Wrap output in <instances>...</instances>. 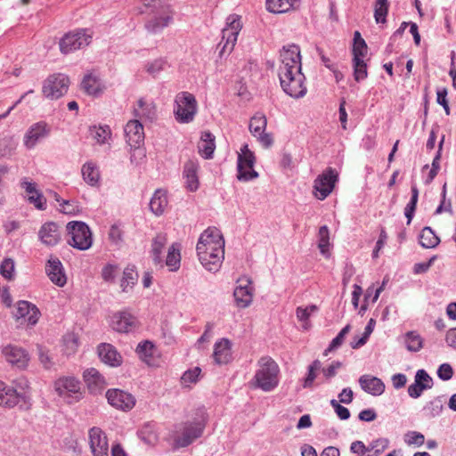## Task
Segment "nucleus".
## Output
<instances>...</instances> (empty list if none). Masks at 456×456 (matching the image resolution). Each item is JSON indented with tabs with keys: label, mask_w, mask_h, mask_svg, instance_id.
I'll list each match as a JSON object with an SVG mask.
<instances>
[{
	"label": "nucleus",
	"mask_w": 456,
	"mask_h": 456,
	"mask_svg": "<svg viewBox=\"0 0 456 456\" xmlns=\"http://www.w3.org/2000/svg\"><path fill=\"white\" fill-rule=\"evenodd\" d=\"M419 243L425 248H434L440 243V239L430 227L426 226L420 232Z\"/></svg>",
	"instance_id": "58836bf2"
},
{
	"label": "nucleus",
	"mask_w": 456,
	"mask_h": 456,
	"mask_svg": "<svg viewBox=\"0 0 456 456\" xmlns=\"http://www.w3.org/2000/svg\"><path fill=\"white\" fill-rule=\"evenodd\" d=\"M242 28L240 17L236 14H231L226 19V26L222 30V41L219 45L224 44L220 50V56L224 53H230L237 42V37Z\"/></svg>",
	"instance_id": "1a4fd4ad"
},
{
	"label": "nucleus",
	"mask_w": 456,
	"mask_h": 456,
	"mask_svg": "<svg viewBox=\"0 0 456 456\" xmlns=\"http://www.w3.org/2000/svg\"><path fill=\"white\" fill-rule=\"evenodd\" d=\"M106 397L110 405L122 411H129L135 404V399L131 394L117 388L109 389Z\"/></svg>",
	"instance_id": "6ab92c4d"
},
{
	"label": "nucleus",
	"mask_w": 456,
	"mask_h": 456,
	"mask_svg": "<svg viewBox=\"0 0 456 456\" xmlns=\"http://www.w3.org/2000/svg\"><path fill=\"white\" fill-rule=\"evenodd\" d=\"M216 149L215 136L209 131L201 134L200 140L198 142V151L200 156L206 159H211Z\"/></svg>",
	"instance_id": "c756f323"
},
{
	"label": "nucleus",
	"mask_w": 456,
	"mask_h": 456,
	"mask_svg": "<svg viewBox=\"0 0 456 456\" xmlns=\"http://www.w3.org/2000/svg\"><path fill=\"white\" fill-rule=\"evenodd\" d=\"M389 445V440L387 438H379L370 443L369 445L370 452L374 451L372 456H378L383 452Z\"/></svg>",
	"instance_id": "6e6d98bb"
},
{
	"label": "nucleus",
	"mask_w": 456,
	"mask_h": 456,
	"mask_svg": "<svg viewBox=\"0 0 456 456\" xmlns=\"http://www.w3.org/2000/svg\"><path fill=\"white\" fill-rule=\"evenodd\" d=\"M175 113L178 121L189 123L193 120L197 112V101L192 94L179 93L175 97Z\"/></svg>",
	"instance_id": "9d476101"
},
{
	"label": "nucleus",
	"mask_w": 456,
	"mask_h": 456,
	"mask_svg": "<svg viewBox=\"0 0 456 456\" xmlns=\"http://www.w3.org/2000/svg\"><path fill=\"white\" fill-rule=\"evenodd\" d=\"M425 411H427L428 417L435 418L443 411V403L439 398H436L435 400L429 402V403L425 407Z\"/></svg>",
	"instance_id": "4d7b16f0"
},
{
	"label": "nucleus",
	"mask_w": 456,
	"mask_h": 456,
	"mask_svg": "<svg viewBox=\"0 0 456 456\" xmlns=\"http://www.w3.org/2000/svg\"><path fill=\"white\" fill-rule=\"evenodd\" d=\"M17 142L12 136L0 139V158H10L17 148Z\"/></svg>",
	"instance_id": "a19ab883"
},
{
	"label": "nucleus",
	"mask_w": 456,
	"mask_h": 456,
	"mask_svg": "<svg viewBox=\"0 0 456 456\" xmlns=\"http://www.w3.org/2000/svg\"><path fill=\"white\" fill-rule=\"evenodd\" d=\"M342 367V362L339 361L332 362L329 366L323 367L321 371L326 380H330L337 375L338 369Z\"/></svg>",
	"instance_id": "13d9d810"
},
{
	"label": "nucleus",
	"mask_w": 456,
	"mask_h": 456,
	"mask_svg": "<svg viewBox=\"0 0 456 456\" xmlns=\"http://www.w3.org/2000/svg\"><path fill=\"white\" fill-rule=\"evenodd\" d=\"M6 361L19 368H23L28 362L27 352L20 346L8 345L2 350Z\"/></svg>",
	"instance_id": "b1692460"
},
{
	"label": "nucleus",
	"mask_w": 456,
	"mask_h": 456,
	"mask_svg": "<svg viewBox=\"0 0 456 456\" xmlns=\"http://www.w3.org/2000/svg\"><path fill=\"white\" fill-rule=\"evenodd\" d=\"M278 76L283 91L291 97H303L306 93L305 76L301 72L299 47L296 45L283 46L280 53Z\"/></svg>",
	"instance_id": "f257e3e1"
},
{
	"label": "nucleus",
	"mask_w": 456,
	"mask_h": 456,
	"mask_svg": "<svg viewBox=\"0 0 456 456\" xmlns=\"http://www.w3.org/2000/svg\"><path fill=\"white\" fill-rule=\"evenodd\" d=\"M29 397L25 393H19L15 388L0 380V406L13 408L20 403L28 404Z\"/></svg>",
	"instance_id": "dca6fc26"
},
{
	"label": "nucleus",
	"mask_w": 456,
	"mask_h": 456,
	"mask_svg": "<svg viewBox=\"0 0 456 456\" xmlns=\"http://www.w3.org/2000/svg\"><path fill=\"white\" fill-rule=\"evenodd\" d=\"M199 167L197 160L189 159L184 163L183 176L185 179V187L190 191H196L199 189Z\"/></svg>",
	"instance_id": "393cba45"
},
{
	"label": "nucleus",
	"mask_w": 456,
	"mask_h": 456,
	"mask_svg": "<svg viewBox=\"0 0 456 456\" xmlns=\"http://www.w3.org/2000/svg\"><path fill=\"white\" fill-rule=\"evenodd\" d=\"M0 273L7 280L13 278L14 262L11 258H5L0 265Z\"/></svg>",
	"instance_id": "5fc2aeb1"
},
{
	"label": "nucleus",
	"mask_w": 456,
	"mask_h": 456,
	"mask_svg": "<svg viewBox=\"0 0 456 456\" xmlns=\"http://www.w3.org/2000/svg\"><path fill=\"white\" fill-rule=\"evenodd\" d=\"M138 279V274L134 271V267H126L123 272V277L121 280L120 286L124 292L126 291V288L128 286H133L135 284Z\"/></svg>",
	"instance_id": "49530a36"
},
{
	"label": "nucleus",
	"mask_w": 456,
	"mask_h": 456,
	"mask_svg": "<svg viewBox=\"0 0 456 456\" xmlns=\"http://www.w3.org/2000/svg\"><path fill=\"white\" fill-rule=\"evenodd\" d=\"M83 376L91 393L97 394L107 385L104 377L94 368L86 370Z\"/></svg>",
	"instance_id": "bb28decb"
},
{
	"label": "nucleus",
	"mask_w": 456,
	"mask_h": 456,
	"mask_svg": "<svg viewBox=\"0 0 456 456\" xmlns=\"http://www.w3.org/2000/svg\"><path fill=\"white\" fill-rule=\"evenodd\" d=\"M59 395L63 396L69 394H77L80 389L79 382L74 378L59 379L54 385Z\"/></svg>",
	"instance_id": "2f4dec72"
},
{
	"label": "nucleus",
	"mask_w": 456,
	"mask_h": 456,
	"mask_svg": "<svg viewBox=\"0 0 456 456\" xmlns=\"http://www.w3.org/2000/svg\"><path fill=\"white\" fill-rule=\"evenodd\" d=\"M213 357L217 364H224L231 358V343L226 338H222L215 344Z\"/></svg>",
	"instance_id": "473e14b6"
},
{
	"label": "nucleus",
	"mask_w": 456,
	"mask_h": 456,
	"mask_svg": "<svg viewBox=\"0 0 456 456\" xmlns=\"http://www.w3.org/2000/svg\"><path fill=\"white\" fill-rule=\"evenodd\" d=\"M141 439L149 445H155L159 441V435L154 427L151 424H146L140 431Z\"/></svg>",
	"instance_id": "79ce46f5"
},
{
	"label": "nucleus",
	"mask_w": 456,
	"mask_h": 456,
	"mask_svg": "<svg viewBox=\"0 0 456 456\" xmlns=\"http://www.w3.org/2000/svg\"><path fill=\"white\" fill-rule=\"evenodd\" d=\"M81 86L84 91L91 95H96L101 92V82L97 77L92 74L84 77Z\"/></svg>",
	"instance_id": "ea45409f"
},
{
	"label": "nucleus",
	"mask_w": 456,
	"mask_h": 456,
	"mask_svg": "<svg viewBox=\"0 0 456 456\" xmlns=\"http://www.w3.org/2000/svg\"><path fill=\"white\" fill-rule=\"evenodd\" d=\"M134 115L142 120L152 122L157 117L155 104L144 99H139L137 106L134 109Z\"/></svg>",
	"instance_id": "c85d7f7f"
},
{
	"label": "nucleus",
	"mask_w": 456,
	"mask_h": 456,
	"mask_svg": "<svg viewBox=\"0 0 456 456\" xmlns=\"http://www.w3.org/2000/svg\"><path fill=\"white\" fill-rule=\"evenodd\" d=\"M167 206V191L161 189H158L151 201H150V208L156 216H160L163 214L166 207Z\"/></svg>",
	"instance_id": "c9c22d12"
},
{
	"label": "nucleus",
	"mask_w": 456,
	"mask_h": 456,
	"mask_svg": "<svg viewBox=\"0 0 456 456\" xmlns=\"http://www.w3.org/2000/svg\"><path fill=\"white\" fill-rule=\"evenodd\" d=\"M314 311V305H310L306 308L297 307V317L301 322V327L304 330L310 328V323L307 322L310 316V313Z\"/></svg>",
	"instance_id": "864d4df0"
},
{
	"label": "nucleus",
	"mask_w": 456,
	"mask_h": 456,
	"mask_svg": "<svg viewBox=\"0 0 456 456\" xmlns=\"http://www.w3.org/2000/svg\"><path fill=\"white\" fill-rule=\"evenodd\" d=\"M93 37V33L86 28H79L66 33L61 39L59 45L62 53L68 54L76 50L88 45Z\"/></svg>",
	"instance_id": "6e6552de"
},
{
	"label": "nucleus",
	"mask_w": 456,
	"mask_h": 456,
	"mask_svg": "<svg viewBox=\"0 0 456 456\" xmlns=\"http://www.w3.org/2000/svg\"><path fill=\"white\" fill-rule=\"evenodd\" d=\"M118 266L108 264L102 268V277L105 281H112L118 272Z\"/></svg>",
	"instance_id": "338daca9"
},
{
	"label": "nucleus",
	"mask_w": 456,
	"mask_h": 456,
	"mask_svg": "<svg viewBox=\"0 0 456 456\" xmlns=\"http://www.w3.org/2000/svg\"><path fill=\"white\" fill-rule=\"evenodd\" d=\"M259 369L255 375L256 386L264 391H271L278 386V364L269 356L261 357Z\"/></svg>",
	"instance_id": "20e7f679"
},
{
	"label": "nucleus",
	"mask_w": 456,
	"mask_h": 456,
	"mask_svg": "<svg viewBox=\"0 0 456 456\" xmlns=\"http://www.w3.org/2000/svg\"><path fill=\"white\" fill-rule=\"evenodd\" d=\"M405 345L409 351L418 352L423 346V339L418 333L414 331H409L405 335Z\"/></svg>",
	"instance_id": "c03bdc74"
},
{
	"label": "nucleus",
	"mask_w": 456,
	"mask_h": 456,
	"mask_svg": "<svg viewBox=\"0 0 456 456\" xmlns=\"http://www.w3.org/2000/svg\"><path fill=\"white\" fill-rule=\"evenodd\" d=\"M22 188L28 194V201L37 209L44 210L45 208L46 200L44 195L37 190L36 184L28 181L21 183Z\"/></svg>",
	"instance_id": "7c9ffc66"
},
{
	"label": "nucleus",
	"mask_w": 456,
	"mask_h": 456,
	"mask_svg": "<svg viewBox=\"0 0 456 456\" xmlns=\"http://www.w3.org/2000/svg\"><path fill=\"white\" fill-rule=\"evenodd\" d=\"M240 285L236 287L233 296L239 307H248L252 302V288L249 286L251 281L248 278H241L238 281Z\"/></svg>",
	"instance_id": "4be33fe9"
},
{
	"label": "nucleus",
	"mask_w": 456,
	"mask_h": 456,
	"mask_svg": "<svg viewBox=\"0 0 456 456\" xmlns=\"http://www.w3.org/2000/svg\"><path fill=\"white\" fill-rule=\"evenodd\" d=\"M38 236L42 243L48 247L57 245L61 239V232L59 225L54 222L44 224L39 232Z\"/></svg>",
	"instance_id": "aec40b11"
},
{
	"label": "nucleus",
	"mask_w": 456,
	"mask_h": 456,
	"mask_svg": "<svg viewBox=\"0 0 456 456\" xmlns=\"http://www.w3.org/2000/svg\"><path fill=\"white\" fill-rule=\"evenodd\" d=\"M350 330H351V326L349 324L345 326L339 331V333L337 335V337L332 339V341L330 342V344L328 346V348L325 349L323 354L324 355H328L330 352H332L333 350H335L338 347H339L343 344L345 337L350 331Z\"/></svg>",
	"instance_id": "de8ad7c7"
},
{
	"label": "nucleus",
	"mask_w": 456,
	"mask_h": 456,
	"mask_svg": "<svg viewBox=\"0 0 456 456\" xmlns=\"http://www.w3.org/2000/svg\"><path fill=\"white\" fill-rule=\"evenodd\" d=\"M82 176L84 181L91 186H97L100 180L98 167L93 162H86L83 165Z\"/></svg>",
	"instance_id": "e433bc0d"
},
{
	"label": "nucleus",
	"mask_w": 456,
	"mask_h": 456,
	"mask_svg": "<svg viewBox=\"0 0 456 456\" xmlns=\"http://www.w3.org/2000/svg\"><path fill=\"white\" fill-rule=\"evenodd\" d=\"M388 12L387 0H378L375 4L374 17L377 23L386 22V17Z\"/></svg>",
	"instance_id": "09e8293b"
},
{
	"label": "nucleus",
	"mask_w": 456,
	"mask_h": 456,
	"mask_svg": "<svg viewBox=\"0 0 456 456\" xmlns=\"http://www.w3.org/2000/svg\"><path fill=\"white\" fill-rule=\"evenodd\" d=\"M60 211L67 215H75L78 211V205L75 201L62 200Z\"/></svg>",
	"instance_id": "0e129e2a"
},
{
	"label": "nucleus",
	"mask_w": 456,
	"mask_h": 456,
	"mask_svg": "<svg viewBox=\"0 0 456 456\" xmlns=\"http://www.w3.org/2000/svg\"><path fill=\"white\" fill-rule=\"evenodd\" d=\"M256 157L248 149V144L242 145L238 154L237 178L240 181L248 182L258 177V173L253 169Z\"/></svg>",
	"instance_id": "9b49d317"
},
{
	"label": "nucleus",
	"mask_w": 456,
	"mask_h": 456,
	"mask_svg": "<svg viewBox=\"0 0 456 456\" xmlns=\"http://www.w3.org/2000/svg\"><path fill=\"white\" fill-rule=\"evenodd\" d=\"M199 260L209 272L216 273L224 257V240L216 228H208L200 236L196 247Z\"/></svg>",
	"instance_id": "f03ea898"
},
{
	"label": "nucleus",
	"mask_w": 456,
	"mask_h": 456,
	"mask_svg": "<svg viewBox=\"0 0 456 456\" xmlns=\"http://www.w3.org/2000/svg\"><path fill=\"white\" fill-rule=\"evenodd\" d=\"M330 405L332 406L336 414L340 419L346 420L350 418L349 410L346 407L342 406L337 400L332 399L330 401Z\"/></svg>",
	"instance_id": "680f3d73"
},
{
	"label": "nucleus",
	"mask_w": 456,
	"mask_h": 456,
	"mask_svg": "<svg viewBox=\"0 0 456 456\" xmlns=\"http://www.w3.org/2000/svg\"><path fill=\"white\" fill-rule=\"evenodd\" d=\"M45 272L51 281L55 285L63 287L66 284L67 278L59 258L51 256L45 265Z\"/></svg>",
	"instance_id": "5701e85b"
},
{
	"label": "nucleus",
	"mask_w": 456,
	"mask_h": 456,
	"mask_svg": "<svg viewBox=\"0 0 456 456\" xmlns=\"http://www.w3.org/2000/svg\"><path fill=\"white\" fill-rule=\"evenodd\" d=\"M366 53H367V45L363 39H361L360 41L354 43V46H353L354 58L353 59H356V58L363 59V57L366 55Z\"/></svg>",
	"instance_id": "e2e57ef3"
},
{
	"label": "nucleus",
	"mask_w": 456,
	"mask_h": 456,
	"mask_svg": "<svg viewBox=\"0 0 456 456\" xmlns=\"http://www.w3.org/2000/svg\"><path fill=\"white\" fill-rule=\"evenodd\" d=\"M110 327L118 333L134 332L139 327L137 318L129 311H118L110 317Z\"/></svg>",
	"instance_id": "ddd939ff"
},
{
	"label": "nucleus",
	"mask_w": 456,
	"mask_h": 456,
	"mask_svg": "<svg viewBox=\"0 0 456 456\" xmlns=\"http://www.w3.org/2000/svg\"><path fill=\"white\" fill-rule=\"evenodd\" d=\"M38 358L45 369H50L53 365L49 351L41 346H37Z\"/></svg>",
	"instance_id": "052dcab7"
},
{
	"label": "nucleus",
	"mask_w": 456,
	"mask_h": 456,
	"mask_svg": "<svg viewBox=\"0 0 456 456\" xmlns=\"http://www.w3.org/2000/svg\"><path fill=\"white\" fill-rule=\"evenodd\" d=\"M318 248L320 253L325 257L330 258L333 244L330 241V230L327 225L320 227L318 232Z\"/></svg>",
	"instance_id": "72a5a7b5"
},
{
	"label": "nucleus",
	"mask_w": 456,
	"mask_h": 456,
	"mask_svg": "<svg viewBox=\"0 0 456 456\" xmlns=\"http://www.w3.org/2000/svg\"><path fill=\"white\" fill-rule=\"evenodd\" d=\"M267 125L266 117L262 113L254 115L249 122V131L255 136L260 144L267 149L273 143V139L271 134L265 133Z\"/></svg>",
	"instance_id": "2eb2a0df"
},
{
	"label": "nucleus",
	"mask_w": 456,
	"mask_h": 456,
	"mask_svg": "<svg viewBox=\"0 0 456 456\" xmlns=\"http://www.w3.org/2000/svg\"><path fill=\"white\" fill-rule=\"evenodd\" d=\"M39 315L38 308L28 301H20L14 313V316L17 319L24 318L31 325H35L37 322Z\"/></svg>",
	"instance_id": "a878e982"
},
{
	"label": "nucleus",
	"mask_w": 456,
	"mask_h": 456,
	"mask_svg": "<svg viewBox=\"0 0 456 456\" xmlns=\"http://www.w3.org/2000/svg\"><path fill=\"white\" fill-rule=\"evenodd\" d=\"M97 352L102 362L107 365L111 367H118L123 362L122 355L111 344H100L98 346Z\"/></svg>",
	"instance_id": "412c9836"
},
{
	"label": "nucleus",
	"mask_w": 456,
	"mask_h": 456,
	"mask_svg": "<svg viewBox=\"0 0 456 456\" xmlns=\"http://www.w3.org/2000/svg\"><path fill=\"white\" fill-rule=\"evenodd\" d=\"M69 245L78 249L86 250L93 243L92 232L89 226L80 221H72L67 224Z\"/></svg>",
	"instance_id": "423d86ee"
},
{
	"label": "nucleus",
	"mask_w": 456,
	"mask_h": 456,
	"mask_svg": "<svg viewBox=\"0 0 456 456\" xmlns=\"http://www.w3.org/2000/svg\"><path fill=\"white\" fill-rule=\"evenodd\" d=\"M167 239L165 234H158L152 240L151 245V255L155 265H160L162 266V252L167 244Z\"/></svg>",
	"instance_id": "4c0bfd02"
},
{
	"label": "nucleus",
	"mask_w": 456,
	"mask_h": 456,
	"mask_svg": "<svg viewBox=\"0 0 456 456\" xmlns=\"http://www.w3.org/2000/svg\"><path fill=\"white\" fill-rule=\"evenodd\" d=\"M300 0H266V9L270 12L283 13L299 6Z\"/></svg>",
	"instance_id": "f704fd0d"
},
{
	"label": "nucleus",
	"mask_w": 456,
	"mask_h": 456,
	"mask_svg": "<svg viewBox=\"0 0 456 456\" xmlns=\"http://www.w3.org/2000/svg\"><path fill=\"white\" fill-rule=\"evenodd\" d=\"M50 131V126L45 121L33 124L24 135V146L27 149H33L37 142L49 135Z\"/></svg>",
	"instance_id": "a211bd4d"
},
{
	"label": "nucleus",
	"mask_w": 456,
	"mask_h": 456,
	"mask_svg": "<svg viewBox=\"0 0 456 456\" xmlns=\"http://www.w3.org/2000/svg\"><path fill=\"white\" fill-rule=\"evenodd\" d=\"M69 79L64 74H53L44 82L42 93L51 100H56L63 96L69 89Z\"/></svg>",
	"instance_id": "f8f14e48"
},
{
	"label": "nucleus",
	"mask_w": 456,
	"mask_h": 456,
	"mask_svg": "<svg viewBox=\"0 0 456 456\" xmlns=\"http://www.w3.org/2000/svg\"><path fill=\"white\" fill-rule=\"evenodd\" d=\"M180 252L178 248H175L173 244L169 248L166 259V265L170 268L171 271H175L180 266Z\"/></svg>",
	"instance_id": "a18cd8bd"
},
{
	"label": "nucleus",
	"mask_w": 456,
	"mask_h": 456,
	"mask_svg": "<svg viewBox=\"0 0 456 456\" xmlns=\"http://www.w3.org/2000/svg\"><path fill=\"white\" fill-rule=\"evenodd\" d=\"M125 135L127 144L131 149H134L130 158L131 162L138 164L136 161L137 156L141 159L145 158V151L141 148L144 141V131L141 122L137 119L128 121L125 126Z\"/></svg>",
	"instance_id": "0eeeda50"
},
{
	"label": "nucleus",
	"mask_w": 456,
	"mask_h": 456,
	"mask_svg": "<svg viewBox=\"0 0 456 456\" xmlns=\"http://www.w3.org/2000/svg\"><path fill=\"white\" fill-rule=\"evenodd\" d=\"M205 426L203 419L183 423L174 435L175 447H186L192 444L202 436Z\"/></svg>",
	"instance_id": "39448f33"
},
{
	"label": "nucleus",
	"mask_w": 456,
	"mask_h": 456,
	"mask_svg": "<svg viewBox=\"0 0 456 456\" xmlns=\"http://www.w3.org/2000/svg\"><path fill=\"white\" fill-rule=\"evenodd\" d=\"M354 76L356 81L363 80L367 77V65L363 59H353Z\"/></svg>",
	"instance_id": "603ef678"
},
{
	"label": "nucleus",
	"mask_w": 456,
	"mask_h": 456,
	"mask_svg": "<svg viewBox=\"0 0 456 456\" xmlns=\"http://www.w3.org/2000/svg\"><path fill=\"white\" fill-rule=\"evenodd\" d=\"M142 1L144 6L153 8V14L145 23V28L149 33H160L173 22L174 12L168 4H165V0Z\"/></svg>",
	"instance_id": "7ed1b4c3"
},
{
	"label": "nucleus",
	"mask_w": 456,
	"mask_h": 456,
	"mask_svg": "<svg viewBox=\"0 0 456 456\" xmlns=\"http://www.w3.org/2000/svg\"><path fill=\"white\" fill-rule=\"evenodd\" d=\"M167 61L163 58H158L145 65L146 71L155 77L160 71L164 70Z\"/></svg>",
	"instance_id": "3c124183"
},
{
	"label": "nucleus",
	"mask_w": 456,
	"mask_h": 456,
	"mask_svg": "<svg viewBox=\"0 0 456 456\" xmlns=\"http://www.w3.org/2000/svg\"><path fill=\"white\" fill-rule=\"evenodd\" d=\"M453 375V370L449 363H443L437 370V376L442 380L447 381L452 379Z\"/></svg>",
	"instance_id": "69168bd1"
},
{
	"label": "nucleus",
	"mask_w": 456,
	"mask_h": 456,
	"mask_svg": "<svg viewBox=\"0 0 456 456\" xmlns=\"http://www.w3.org/2000/svg\"><path fill=\"white\" fill-rule=\"evenodd\" d=\"M415 381L417 383H419L420 385H423V386H427L428 385V388H431L432 384H433L432 378L424 370H419L416 372Z\"/></svg>",
	"instance_id": "774afa93"
},
{
	"label": "nucleus",
	"mask_w": 456,
	"mask_h": 456,
	"mask_svg": "<svg viewBox=\"0 0 456 456\" xmlns=\"http://www.w3.org/2000/svg\"><path fill=\"white\" fill-rule=\"evenodd\" d=\"M153 350L154 345L151 341L145 340L137 346L136 353L141 359L148 362L152 357Z\"/></svg>",
	"instance_id": "8fccbe9b"
},
{
	"label": "nucleus",
	"mask_w": 456,
	"mask_h": 456,
	"mask_svg": "<svg viewBox=\"0 0 456 456\" xmlns=\"http://www.w3.org/2000/svg\"><path fill=\"white\" fill-rule=\"evenodd\" d=\"M425 437L424 436L417 431H409L404 436V442L409 444H417L422 445L424 444Z\"/></svg>",
	"instance_id": "bf43d9fd"
},
{
	"label": "nucleus",
	"mask_w": 456,
	"mask_h": 456,
	"mask_svg": "<svg viewBox=\"0 0 456 456\" xmlns=\"http://www.w3.org/2000/svg\"><path fill=\"white\" fill-rule=\"evenodd\" d=\"M359 384L363 391L374 396L380 395L385 390V385L382 380L370 375L361 376Z\"/></svg>",
	"instance_id": "cd10ccee"
},
{
	"label": "nucleus",
	"mask_w": 456,
	"mask_h": 456,
	"mask_svg": "<svg viewBox=\"0 0 456 456\" xmlns=\"http://www.w3.org/2000/svg\"><path fill=\"white\" fill-rule=\"evenodd\" d=\"M338 177L337 171L331 167L319 175L315 179V198L320 200H325L332 192Z\"/></svg>",
	"instance_id": "4468645a"
},
{
	"label": "nucleus",
	"mask_w": 456,
	"mask_h": 456,
	"mask_svg": "<svg viewBox=\"0 0 456 456\" xmlns=\"http://www.w3.org/2000/svg\"><path fill=\"white\" fill-rule=\"evenodd\" d=\"M91 136L100 144H103L110 137V129L109 126L90 127Z\"/></svg>",
	"instance_id": "37998d69"
},
{
	"label": "nucleus",
	"mask_w": 456,
	"mask_h": 456,
	"mask_svg": "<svg viewBox=\"0 0 456 456\" xmlns=\"http://www.w3.org/2000/svg\"><path fill=\"white\" fill-rule=\"evenodd\" d=\"M89 444L94 456H109V444L105 433L97 427L89 430Z\"/></svg>",
	"instance_id": "f3484780"
}]
</instances>
